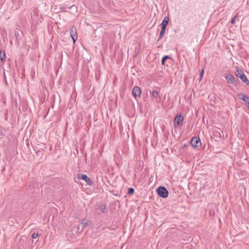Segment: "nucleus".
Returning a JSON list of instances; mask_svg holds the SVG:
<instances>
[{"mask_svg":"<svg viewBox=\"0 0 249 249\" xmlns=\"http://www.w3.org/2000/svg\"><path fill=\"white\" fill-rule=\"evenodd\" d=\"M235 74L241 79L243 82L246 83L247 85H249V81L242 70L239 69L237 67Z\"/></svg>","mask_w":249,"mask_h":249,"instance_id":"f257e3e1","label":"nucleus"},{"mask_svg":"<svg viewBox=\"0 0 249 249\" xmlns=\"http://www.w3.org/2000/svg\"><path fill=\"white\" fill-rule=\"evenodd\" d=\"M157 192L159 196L163 198H166L168 196V190L163 186H160L157 189Z\"/></svg>","mask_w":249,"mask_h":249,"instance_id":"f03ea898","label":"nucleus"},{"mask_svg":"<svg viewBox=\"0 0 249 249\" xmlns=\"http://www.w3.org/2000/svg\"><path fill=\"white\" fill-rule=\"evenodd\" d=\"M77 178L78 179L84 180L89 185L91 186L93 184L92 180L86 175L78 174L77 175Z\"/></svg>","mask_w":249,"mask_h":249,"instance_id":"7ed1b4c3","label":"nucleus"},{"mask_svg":"<svg viewBox=\"0 0 249 249\" xmlns=\"http://www.w3.org/2000/svg\"><path fill=\"white\" fill-rule=\"evenodd\" d=\"M225 78L227 80V83L229 84H231L236 86L237 85V81H236L234 77L230 74H227L225 76Z\"/></svg>","mask_w":249,"mask_h":249,"instance_id":"20e7f679","label":"nucleus"},{"mask_svg":"<svg viewBox=\"0 0 249 249\" xmlns=\"http://www.w3.org/2000/svg\"><path fill=\"white\" fill-rule=\"evenodd\" d=\"M132 93L134 98L137 100L138 98H140L141 97V89L138 86H135L132 89Z\"/></svg>","mask_w":249,"mask_h":249,"instance_id":"39448f33","label":"nucleus"},{"mask_svg":"<svg viewBox=\"0 0 249 249\" xmlns=\"http://www.w3.org/2000/svg\"><path fill=\"white\" fill-rule=\"evenodd\" d=\"M191 144L194 147H197L201 145V141L199 137H195L191 140Z\"/></svg>","mask_w":249,"mask_h":249,"instance_id":"423d86ee","label":"nucleus"},{"mask_svg":"<svg viewBox=\"0 0 249 249\" xmlns=\"http://www.w3.org/2000/svg\"><path fill=\"white\" fill-rule=\"evenodd\" d=\"M183 122V116L181 114H178L175 118L174 124L178 125L182 124Z\"/></svg>","mask_w":249,"mask_h":249,"instance_id":"0eeeda50","label":"nucleus"},{"mask_svg":"<svg viewBox=\"0 0 249 249\" xmlns=\"http://www.w3.org/2000/svg\"><path fill=\"white\" fill-rule=\"evenodd\" d=\"M70 34H71V36L72 37V39L73 41V42L74 43L75 41L77 39V35L76 28L74 26H73L71 28Z\"/></svg>","mask_w":249,"mask_h":249,"instance_id":"6e6552de","label":"nucleus"},{"mask_svg":"<svg viewBox=\"0 0 249 249\" xmlns=\"http://www.w3.org/2000/svg\"><path fill=\"white\" fill-rule=\"evenodd\" d=\"M159 97V92L156 90H154L152 92L151 98L153 100L158 102V98Z\"/></svg>","mask_w":249,"mask_h":249,"instance_id":"1a4fd4ad","label":"nucleus"},{"mask_svg":"<svg viewBox=\"0 0 249 249\" xmlns=\"http://www.w3.org/2000/svg\"><path fill=\"white\" fill-rule=\"evenodd\" d=\"M169 20V17L167 16L165 17L160 24L161 28H163L166 29V26L168 24Z\"/></svg>","mask_w":249,"mask_h":249,"instance_id":"9d476101","label":"nucleus"},{"mask_svg":"<svg viewBox=\"0 0 249 249\" xmlns=\"http://www.w3.org/2000/svg\"><path fill=\"white\" fill-rule=\"evenodd\" d=\"M98 209L101 211L102 213H107V208L106 205H100L98 206Z\"/></svg>","mask_w":249,"mask_h":249,"instance_id":"9b49d317","label":"nucleus"},{"mask_svg":"<svg viewBox=\"0 0 249 249\" xmlns=\"http://www.w3.org/2000/svg\"><path fill=\"white\" fill-rule=\"evenodd\" d=\"M80 225L82 227L81 231H82L84 229L85 227H86L88 225V222L87 220H83L80 221Z\"/></svg>","mask_w":249,"mask_h":249,"instance_id":"f8f14e48","label":"nucleus"},{"mask_svg":"<svg viewBox=\"0 0 249 249\" xmlns=\"http://www.w3.org/2000/svg\"><path fill=\"white\" fill-rule=\"evenodd\" d=\"M5 59V54L4 51H0V62H4Z\"/></svg>","mask_w":249,"mask_h":249,"instance_id":"ddd939ff","label":"nucleus"},{"mask_svg":"<svg viewBox=\"0 0 249 249\" xmlns=\"http://www.w3.org/2000/svg\"><path fill=\"white\" fill-rule=\"evenodd\" d=\"M161 31H160V36H159V37L158 39V41H159L164 36V34L165 33V28H161Z\"/></svg>","mask_w":249,"mask_h":249,"instance_id":"4468645a","label":"nucleus"},{"mask_svg":"<svg viewBox=\"0 0 249 249\" xmlns=\"http://www.w3.org/2000/svg\"><path fill=\"white\" fill-rule=\"evenodd\" d=\"M170 58V57L168 55H165L164 56H163L161 60L162 65H165V61Z\"/></svg>","mask_w":249,"mask_h":249,"instance_id":"2eb2a0df","label":"nucleus"},{"mask_svg":"<svg viewBox=\"0 0 249 249\" xmlns=\"http://www.w3.org/2000/svg\"><path fill=\"white\" fill-rule=\"evenodd\" d=\"M38 236V232H35L33 233L32 237L34 239H36Z\"/></svg>","mask_w":249,"mask_h":249,"instance_id":"dca6fc26","label":"nucleus"},{"mask_svg":"<svg viewBox=\"0 0 249 249\" xmlns=\"http://www.w3.org/2000/svg\"><path fill=\"white\" fill-rule=\"evenodd\" d=\"M134 189L133 188H130L128 189V194L130 195H132L134 194Z\"/></svg>","mask_w":249,"mask_h":249,"instance_id":"f3484780","label":"nucleus"},{"mask_svg":"<svg viewBox=\"0 0 249 249\" xmlns=\"http://www.w3.org/2000/svg\"><path fill=\"white\" fill-rule=\"evenodd\" d=\"M243 101L247 104L249 103V97L248 96H245V97L244 98Z\"/></svg>","mask_w":249,"mask_h":249,"instance_id":"a211bd4d","label":"nucleus"},{"mask_svg":"<svg viewBox=\"0 0 249 249\" xmlns=\"http://www.w3.org/2000/svg\"><path fill=\"white\" fill-rule=\"evenodd\" d=\"M247 95H244V94H240L238 95V97H239V98L240 99H241L242 100H244V98L245 97V96H246Z\"/></svg>","mask_w":249,"mask_h":249,"instance_id":"6ab92c4d","label":"nucleus"},{"mask_svg":"<svg viewBox=\"0 0 249 249\" xmlns=\"http://www.w3.org/2000/svg\"><path fill=\"white\" fill-rule=\"evenodd\" d=\"M236 18V16H235L231 20V23L234 24L235 22V18Z\"/></svg>","mask_w":249,"mask_h":249,"instance_id":"aec40b11","label":"nucleus"},{"mask_svg":"<svg viewBox=\"0 0 249 249\" xmlns=\"http://www.w3.org/2000/svg\"><path fill=\"white\" fill-rule=\"evenodd\" d=\"M203 73H204V70H202L199 73V76H200V78H201L203 76Z\"/></svg>","mask_w":249,"mask_h":249,"instance_id":"412c9836","label":"nucleus"},{"mask_svg":"<svg viewBox=\"0 0 249 249\" xmlns=\"http://www.w3.org/2000/svg\"><path fill=\"white\" fill-rule=\"evenodd\" d=\"M33 187H34V186L32 184H29L28 188L29 189L31 190L32 188H33Z\"/></svg>","mask_w":249,"mask_h":249,"instance_id":"4be33fe9","label":"nucleus"},{"mask_svg":"<svg viewBox=\"0 0 249 249\" xmlns=\"http://www.w3.org/2000/svg\"><path fill=\"white\" fill-rule=\"evenodd\" d=\"M0 134L1 135H2V131L0 132Z\"/></svg>","mask_w":249,"mask_h":249,"instance_id":"5701e85b","label":"nucleus"},{"mask_svg":"<svg viewBox=\"0 0 249 249\" xmlns=\"http://www.w3.org/2000/svg\"><path fill=\"white\" fill-rule=\"evenodd\" d=\"M248 105V107L249 108V103L247 104Z\"/></svg>","mask_w":249,"mask_h":249,"instance_id":"b1692460","label":"nucleus"},{"mask_svg":"<svg viewBox=\"0 0 249 249\" xmlns=\"http://www.w3.org/2000/svg\"><path fill=\"white\" fill-rule=\"evenodd\" d=\"M80 229L79 226L78 227V230H79Z\"/></svg>","mask_w":249,"mask_h":249,"instance_id":"393cba45","label":"nucleus"}]
</instances>
